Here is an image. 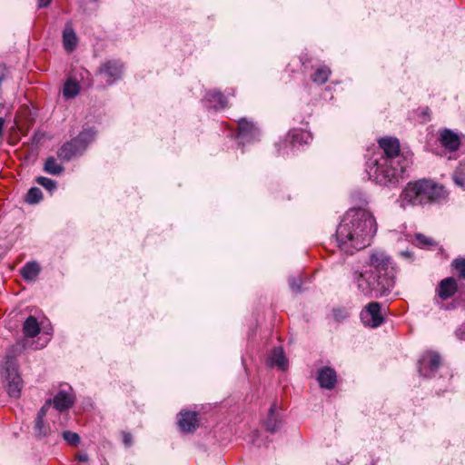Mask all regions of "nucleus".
<instances>
[{"instance_id": "34", "label": "nucleus", "mask_w": 465, "mask_h": 465, "mask_svg": "<svg viewBox=\"0 0 465 465\" xmlns=\"http://www.w3.org/2000/svg\"><path fill=\"white\" fill-rule=\"evenodd\" d=\"M302 280L301 278L292 277L290 279V287L293 292H301Z\"/></svg>"}, {"instance_id": "38", "label": "nucleus", "mask_w": 465, "mask_h": 465, "mask_svg": "<svg viewBox=\"0 0 465 465\" xmlns=\"http://www.w3.org/2000/svg\"><path fill=\"white\" fill-rule=\"evenodd\" d=\"M88 455L86 453H80L77 455V460L81 462H86L88 460Z\"/></svg>"}, {"instance_id": "23", "label": "nucleus", "mask_w": 465, "mask_h": 465, "mask_svg": "<svg viewBox=\"0 0 465 465\" xmlns=\"http://www.w3.org/2000/svg\"><path fill=\"white\" fill-rule=\"evenodd\" d=\"M206 99L210 103H216L214 107L216 109H223L227 106V100L224 95L219 91H211L206 94Z\"/></svg>"}, {"instance_id": "26", "label": "nucleus", "mask_w": 465, "mask_h": 465, "mask_svg": "<svg viewBox=\"0 0 465 465\" xmlns=\"http://www.w3.org/2000/svg\"><path fill=\"white\" fill-rule=\"evenodd\" d=\"M331 75V70L327 66L319 67L316 72L312 74V80L317 84H325Z\"/></svg>"}, {"instance_id": "20", "label": "nucleus", "mask_w": 465, "mask_h": 465, "mask_svg": "<svg viewBox=\"0 0 465 465\" xmlns=\"http://www.w3.org/2000/svg\"><path fill=\"white\" fill-rule=\"evenodd\" d=\"M23 332L25 337L34 338L40 332L38 321L34 316H29L23 325Z\"/></svg>"}, {"instance_id": "36", "label": "nucleus", "mask_w": 465, "mask_h": 465, "mask_svg": "<svg viewBox=\"0 0 465 465\" xmlns=\"http://www.w3.org/2000/svg\"><path fill=\"white\" fill-rule=\"evenodd\" d=\"M456 335L460 340H465V323L456 331Z\"/></svg>"}, {"instance_id": "7", "label": "nucleus", "mask_w": 465, "mask_h": 465, "mask_svg": "<svg viewBox=\"0 0 465 465\" xmlns=\"http://www.w3.org/2000/svg\"><path fill=\"white\" fill-rule=\"evenodd\" d=\"M440 356L434 351H427L421 355L418 361V371L425 377L430 378L440 366Z\"/></svg>"}, {"instance_id": "8", "label": "nucleus", "mask_w": 465, "mask_h": 465, "mask_svg": "<svg viewBox=\"0 0 465 465\" xmlns=\"http://www.w3.org/2000/svg\"><path fill=\"white\" fill-rule=\"evenodd\" d=\"M361 322L368 327L377 328L384 322L381 304L377 302L368 303L360 314Z\"/></svg>"}, {"instance_id": "11", "label": "nucleus", "mask_w": 465, "mask_h": 465, "mask_svg": "<svg viewBox=\"0 0 465 465\" xmlns=\"http://www.w3.org/2000/svg\"><path fill=\"white\" fill-rule=\"evenodd\" d=\"M197 422L195 411H181L178 415V424L183 431L193 432L197 427Z\"/></svg>"}, {"instance_id": "4", "label": "nucleus", "mask_w": 465, "mask_h": 465, "mask_svg": "<svg viewBox=\"0 0 465 465\" xmlns=\"http://www.w3.org/2000/svg\"><path fill=\"white\" fill-rule=\"evenodd\" d=\"M404 167H393L382 154H375L366 163L369 179L383 186L394 185L403 179Z\"/></svg>"}, {"instance_id": "19", "label": "nucleus", "mask_w": 465, "mask_h": 465, "mask_svg": "<svg viewBox=\"0 0 465 465\" xmlns=\"http://www.w3.org/2000/svg\"><path fill=\"white\" fill-rule=\"evenodd\" d=\"M53 404L57 411H64L74 404V399L69 393L61 391L54 396Z\"/></svg>"}, {"instance_id": "14", "label": "nucleus", "mask_w": 465, "mask_h": 465, "mask_svg": "<svg viewBox=\"0 0 465 465\" xmlns=\"http://www.w3.org/2000/svg\"><path fill=\"white\" fill-rule=\"evenodd\" d=\"M440 143L451 152H455L460 145V141L457 134L451 130L445 129L440 135Z\"/></svg>"}, {"instance_id": "12", "label": "nucleus", "mask_w": 465, "mask_h": 465, "mask_svg": "<svg viewBox=\"0 0 465 465\" xmlns=\"http://www.w3.org/2000/svg\"><path fill=\"white\" fill-rule=\"evenodd\" d=\"M238 137L242 140H253L259 134L258 128L252 122L242 118L238 121Z\"/></svg>"}, {"instance_id": "40", "label": "nucleus", "mask_w": 465, "mask_h": 465, "mask_svg": "<svg viewBox=\"0 0 465 465\" xmlns=\"http://www.w3.org/2000/svg\"><path fill=\"white\" fill-rule=\"evenodd\" d=\"M4 124H5V119L3 117H0V136L3 134Z\"/></svg>"}, {"instance_id": "16", "label": "nucleus", "mask_w": 465, "mask_h": 465, "mask_svg": "<svg viewBox=\"0 0 465 465\" xmlns=\"http://www.w3.org/2000/svg\"><path fill=\"white\" fill-rule=\"evenodd\" d=\"M77 36L70 22L66 23L63 32V43L64 49L68 52H72L76 48Z\"/></svg>"}, {"instance_id": "5", "label": "nucleus", "mask_w": 465, "mask_h": 465, "mask_svg": "<svg viewBox=\"0 0 465 465\" xmlns=\"http://www.w3.org/2000/svg\"><path fill=\"white\" fill-rule=\"evenodd\" d=\"M95 132L93 129H86L81 132L75 138L64 143L57 151V156L62 161H70L74 157L81 155L87 145L94 141Z\"/></svg>"}, {"instance_id": "28", "label": "nucleus", "mask_w": 465, "mask_h": 465, "mask_svg": "<svg viewBox=\"0 0 465 465\" xmlns=\"http://www.w3.org/2000/svg\"><path fill=\"white\" fill-rule=\"evenodd\" d=\"M43 198L42 191L37 187H32L27 192L25 201L29 204L38 203Z\"/></svg>"}, {"instance_id": "10", "label": "nucleus", "mask_w": 465, "mask_h": 465, "mask_svg": "<svg viewBox=\"0 0 465 465\" xmlns=\"http://www.w3.org/2000/svg\"><path fill=\"white\" fill-rule=\"evenodd\" d=\"M380 148L383 151L384 158H387L391 163H394L395 158L400 154V142L397 138L385 137L378 141Z\"/></svg>"}, {"instance_id": "35", "label": "nucleus", "mask_w": 465, "mask_h": 465, "mask_svg": "<svg viewBox=\"0 0 465 465\" xmlns=\"http://www.w3.org/2000/svg\"><path fill=\"white\" fill-rule=\"evenodd\" d=\"M332 313L334 319L339 322L344 320L348 316L347 312L341 309H333Z\"/></svg>"}, {"instance_id": "2", "label": "nucleus", "mask_w": 465, "mask_h": 465, "mask_svg": "<svg viewBox=\"0 0 465 465\" xmlns=\"http://www.w3.org/2000/svg\"><path fill=\"white\" fill-rule=\"evenodd\" d=\"M377 232L374 216L367 209L351 208L346 212L336 230L339 248L352 254L370 245Z\"/></svg>"}, {"instance_id": "25", "label": "nucleus", "mask_w": 465, "mask_h": 465, "mask_svg": "<svg viewBox=\"0 0 465 465\" xmlns=\"http://www.w3.org/2000/svg\"><path fill=\"white\" fill-rule=\"evenodd\" d=\"M290 136L292 138V143H308L310 140H312V135L310 133L304 130H292L290 132Z\"/></svg>"}, {"instance_id": "24", "label": "nucleus", "mask_w": 465, "mask_h": 465, "mask_svg": "<svg viewBox=\"0 0 465 465\" xmlns=\"http://www.w3.org/2000/svg\"><path fill=\"white\" fill-rule=\"evenodd\" d=\"M275 404L271 406L269 410L268 418L265 421L267 430H269L272 433L275 432L278 430L281 422L277 416L275 415Z\"/></svg>"}, {"instance_id": "9", "label": "nucleus", "mask_w": 465, "mask_h": 465, "mask_svg": "<svg viewBox=\"0 0 465 465\" xmlns=\"http://www.w3.org/2000/svg\"><path fill=\"white\" fill-rule=\"evenodd\" d=\"M124 64L119 60H108L103 63L96 74L104 77L107 84H113L121 78Z\"/></svg>"}, {"instance_id": "13", "label": "nucleus", "mask_w": 465, "mask_h": 465, "mask_svg": "<svg viewBox=\"0 0 465 465\" xmlns=\"http://www.w3.org/2000/svg\"><path fill=\"white\" fill-rule=\"evenodd\" d=\"M317 379L322 388L331 390L336 384V372L330 367H324L318 371Z\"/></svg>"}, {"instance_id": "29", "label": "nucleus", "mask_w": 465, "mask_h": 465, "mask_svg": "<svg viewBox=\"0 0 465 465\" xmlns=\"http://www.w3.org/2000/svg\"><path fill=\"white\" fill-rule=\"evenodd\" d=\"M456 185L465 189V163H460L452 175Z\"/></svg>"}, {"instance_id": "33", "label": "nucleus", "mask_w": 465, "mask_h": 465, "mask_svg": "<svg viewBox=\"0 0 465 465\" xmlns=\"http://www.w3.org/2000/svg\"><path fill=\"white\" fill-rule=\"evenodd\" d=\"M63 438L72 446H76L80 442L79 435L70 430H64L63 432Z\"/></svg>"}, {"instance_id": "21", "label": "nucleus", "mask_w": 465, "mask_h": 465, "mask_svg": "<svg viewBox=\"0 0 465 465\" xmlns=\"http://www.w3.org/2000/svg\"><path fill=\"white\" fill-rule=\"evenodd\" d=\"M80 92V85L76 80L71 77L66 80L63 88V96L64 99L69 100L74 98Z\"/></svg>"}, {"instance_id": "37", "label": "nucleus", "mask_w": 465, "mask_h": 465, "mask_svg": "<svg viewBox=\"0 0 465 465\" xmlns=\"http://www.w3.org/2000/svg\"><path fill=\"white\" fill-rule=\"evenodd\" d=\"M123 440L125 446H130L132 444L133 437L130 433L124 432Z\"/></svg>"}, {"instance_id": "6", "label": "nucleus", "mask_w": 465, "mask_h": 465, "mask_svg": "<svg viewBox=\"0 0 465 465\" xmlns=\"http://www.w3.org/2000/svg\"><path fill=\"white\" fill-rule=\"evenodd\" d=\"M4 375L6 380V387L8 395L12 398L18 399L21 395L23 388V381L17 371V368L14 359H7L4 366Z\"/></svg>"}, {"instance_id": "31", "label": "nucleus", "mask_w": 465, "mask_h": 465, "mask_svg": "<svg viewBox=\"0 0 465 465\" xmlns=\"http://www.w3.org/2000/svg\"><path fill=\"white\" fill-rule=\"evenodd\" d=\"M452 267L460 278L465 279V258H457L452 262Z\"/></svg>"}, {"instance_id": "17", "label": "nucleus", "mask_w": 465, "mask_h": 465, "mask_svg": "<svg viewBox=\"0 0 465 465\" xmlns=\"http://www.w3.org/2000/svg\"><path fill=\"white\" fill-rule=\"evenodd\" d=\"M50 405V401H47L45 404L40 409L35 419V435L37 437H45L48 433V428L45 425L44 419L45 417L47 409Z\"/></svg>"}, {"instance_id": "18", "label": "nucleus", "mask_w": 465, "mask_h": 465, "mask_svg": "<svg viewBox=\"0 0 465 465\" xmlns=\"http://www.w3.org/2000/svg\"><path fill=\"white\" fill-rule=\"evenodd\" d=\"M268 363L271 366H277L282 370H285L288 365L287 359L282 347H275L272 349Z\"/></svg>"}, {"instance_id": "3", "label": "nucleus", "mask_w": 465, "mask_h": 465, "mask_svg": "<svg viewBox=\"0 0 465 465\" xmlns=\"http://www.w3.org/2000/svg\"><path fill=\"white\" fill-rule=\"evenodd\" d=\"M444 197L445 191L442 186L432 181L423 179L409 183L400 194L397 202L401 208L406 209L409 206L438 202Z\"/></svg>"}, {"instance_id": "15", "label": "nucleus", "mask_w": 465, "mask_h": 465, "mask_svg": "<svg viewBox=\"0 0 465 465\" xmlns=\"http://www.w3.org/2000/svg\"><path fill=\"white\" fill-rule=\"evenodd\" d=\"M457 291V282L454 278H446L442 280L438 287V295L441 300L450 298Z\"/></svg>"}, {"instance_id": "30", "label": "nucleus", "mask_w": 465, "mask_h": 465, "mask_svg": "<svg viewBox=\"0 0 465 465\" xmlns=\"http://www.w3.org/2000/svg\"><path fill=\"white\" fill-rule=\"evenodd\" d=\"M415 239L417 242V245L420 248H430L436 244V242L430 237L425 236L421 233H417L415 235Z\"/></svg>"}, {"instance_id": "1", "label": "nucleus", "mask_w": 465, "mask_h": 465, "mask_svg": "<svg viewBox=\"0 0 465 465\" xmlns=\"http://www.w3.org/2000/svg\"><path fill=\"white\" fill-rule=\"evenodd\" d=\"M396 269L392 259L383 251L372 252L361 271L353 272L358 291L369 298L387 295L394 286Z\"/></svg>"}, {"instance_id": "32", "label": "nucleus", "mask_w": 465, "mask_h": 465, "mask_svg": "<svg viewBox=\"0 0 465 465\" xmlns=\"http://www.w3.org/2000/svg\"><path fill=\"white\" fill-rule=\"evenodd\" d=\"M36 183L41 186L45 187L49 192H52L56 188V183L47 177L40 176L36 178Z\"/></svg>"}, {"instance_id": "22", "label": "nucleus", "mask_w": 465, "mask_h": 465, "mask_svg": "<svg viewBox=\"0 0 465 465\" xmlns=\"http://www.w3.org/2000/svg\"><path fill=\"white\" fill-rule=\"evenodd\" d=\"M40 272V266L35 262H27L21 270V274L25 280H34Z\"/></svg>"}, {"instance_id": "39", "label": "nucleus", "mask_w": 465, "mask_h": 465, "mask_svg": "<svg viewBox=\"0 0 465 465\" xmlns=\"http://www.w3.org/2000/svg\"><path fill=\"white\" fill-rule=\"evenodd\" d=\"M52 0H38V5L39 7H46Z\"/></svg>"}, {"instance_id": "27", "label": "nucleus", "mask_w": 465, "mask_h": 465, "mask_svg": "<svg viewBox=\"0 0 465 465\" xmlns=\"http://www.w3.org/2000/svg\"><path fill=\"white\" fill-rule=\"evenodd\" d=\"M44 170L53 175H58L64 171V167L54 157L46 159Z\"/></svg>"}]
</instances>
